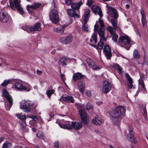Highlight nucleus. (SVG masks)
<instances>
[{"instance_id":"0e129e2a","label":"nucleus","mask_w":148,"mask_h":148,"mask_svg":"<svg viewBox=\"0 0 148 148\" xmlns=\"http://www.w3.org/2000/svg\"><path fill=\"white\" fill-rule=\"evenodd\" d=\"M55 147H57L59 146V142L58 141L56 142L54 144Z\"/></svg>"},{"instance_id":"58836bf2","label":"nucleus","mask_w":148,"mask_h":148,"mask_svg":"<svg viewBox=\"0 0 148 148\" xmlns=\"http://www.w3.org/2000/svg\"><path fill=\"white\" fill-rule=\"evenodd\" d=\"M15 116L18 119L22 120L25 119L26 118L25 115H22V114L17 113L16 114Z\"/></svg>"},{"instance_id":"c85d7f7f","label":"nucleus","mask_w":148,"mask_h":148,"mask_svg":"<svg viewBox=\"0 0 148 148\" xmlns=\"http://www.w3.org/2000/svg\"><path fill=\"white\" fill-rule=\"evenodd\" d=\"M78 87L79 88V90L82 94H83L85 88V86L81 81H79L78 83Z\"/></svg>"},{"instance_id":"a18cd8bd","label":"nucleus","mask_w":148,"mask_h":148,"mask_svg":"<svg viewBox=\"0 0 148 148\" xmlns=\"http://www.w3.org/2000/svg\"><path fill=\"white\" fill-rule=\"evenodd\" d=\"M83 25L82 27V29L85 31L87 32H88V25L86 24L87 23H86L85 22H84Z\"/></svg>"},{"instance_id":"864d4df0","label":"nucleus","mask_w":148,"mask_h":148,"mask_svg":"<svg viewBox=\"0 0 148 148\" xmlns=\"http://www.w3.org/2000/svg\"><path fill=\"white\" fill-rule=\"evenodd\" d=\"M27 117L30 118H31L33 119V120H36L38 119L35 116H34L31 114H29L27 115Z\"/></svg>"},{"instance_id":"c756f323","label":"nucleus","mask_w":148,"mask_h":148,"mask_svg":"<svg viewBox=\"0 0 148 148\" xmlns=\"http://www.w3.org/2000/svg\"><path fill=\"white\" fill-rule=\"evenodd\" d=\"M106 41H105L103 40L100 39V41L98 43L97 47L100 50H102L103 48L104 45L106 43Z\"/></svg>"},{"instance_id":"680f3d73","label":"nucleus","mask_w":148,"mask_h":148,"mask_svg":"<svg viewBox=\"0 0 148 148\" xmlns=\"http://www.w3.org/2000/svg\"><path fill=\"white\" fill-rule=\"evenodd\" d=\"M120 123V121H114L113 123L114 125H119Z\"/></svg>"},{"instance_id":"a211bd4d","label":"nucleus","mask_w":148,"mask_h":148,"mask_svg":"<svg viewBox=\"0 0 148 148\" xmlns=\"http://www.w3.org/2000/svg\"><path fill=\"white\" fill-rule=\"evenodd\" d=\"M141 15V22L143 27H145L147 25V21L146 17L143 10H142L140 12Z\"/></svg>"},{"instance_id":"13d9d810","label":"nucleus","mask_w":148,"mask_h":148,"mask_svg":"<svg viewBox=\"0 0 148 148\" xmlns=\"http://www.w3.org/2000/svg\"><path fill=\"white\" fill-rule=\"evenodd\" d=\"M92 3V0H87V5L89 6H90Z\"/></svg>"},{"instance_id":"6ab92c4d","label":"nucleus","mask_w":148,"mask_h":148,"mask_svg":"<svg viewBox=\"0 0 148 148\" xmlns=\"http://www.w3.org/2000/svg\"><path fill=\"white\" fill-rule=\"evenodd\" d=\"M83 75L80 73L77 72L73 74V80L74 81H76L77 80L83 79Z\"/></svg>"},{"instance_id":"e433bc0d","label":"nucleus","mask_w":148,"mask_h":148,"mask_svg":"<svg viewBox=\"0 0 148 148\" xmlns=\"http://www.w3.org/2000/svg\"><path fill=\"white\" fill-rule=\"evenodd\" d=\"M133 56L135 58L138 59L140 58V55L136 49H135L133 52Z\"/></svg>"},{"instance_id":"9d476101","label":"nucleus","mask_w":148,"mask_h":148,"mask_svg":"<svg viewBox=\"0 0 148 148\" xmlns=\"http://www.w3.org/2000/svg\"><path fill=\"white\" fill-rule=\"evenodd\" d=\"M42 6V4L38 2L33 3L31 5H27V9L29 13L32 14V12L31 10V9L36 10Z\"/></svg>"},{"instance_id":"1a4fd4ad","label":"nucleus","mask_w":148,"mask_h":148,"mask_svg":"<svg viewBox=\"0 0 148 148\" xmlns=\"http://www.w3.org/2000/svg\"><path fill=\"white\" fill-rule=\"evenodd\" d=\"M73 39V36L71 34H69L65 37L60 38V41L63 44L66 45L69 44L72 42Z\"/></svg>"},{"instance_id":"c03bdc74","label":"nucleus","mask_w":148,"mask_h":148,"mask_svg":"<svg viewBox=\"0 0 148 148\" xmlns=\"http://www.w3.org/2000/svg\"><path fill=\"white\" fill-rule=\"evenodd\" d=\"M106 29L109 31L111 34L115 32L113 31V28L112 27L110 26H108L106 27Z\"/></svg>"},{"instance_id":"4c0bfd02","label":"nucleus","mask_w":148,"mask_h":148,"mask_svg":"<svg viewBox=\"0 0 148 148\" xmlns=\"http://www.w3.org/2000/svg\"><path fill=\"white\" fill-rule=\"evenodd\" d=\"M111 34L112 35V40H113L115 42H117L118 38V35L115 32Z\"/></svg>"},{"instance_id":"f704fd0d","label":"nucleus","mask_w":148,"mask_h":148,"mask_svg":"<svg viewBox=\"0 0 148 148\" xmlns=\"http://www.w3.org/2000/svg\"><path fill=\"white\" fill-rule=\"evenodd\" d=\"M20 109H23V111L27 113H29L31 111V109L24 105H21Z\"/></svg>"},{"instance_id":"603ef678","label":"nucleus","mask_w":148,"mask_h":148,"mask_svg":"<svg viewBox=\"0 0 148 148\" xmlns=\"http://www.w3.org/2000/svg\"><path fill=\"white\" fill-rule=\"evenodd\" d=\"M93 106L90 103H88L86 106V109L87 110H89L90 109H92Z\"/></svg>"},{"instance_id":"2f4dec72","label":"nucleus","mask_w":148,"mask_h":148,"mask_svg":"<svg viewBox=\"0 0 148 148\" xmlns=\"http://www.w3.org/2000/svg\"><path fill=\"white\" fill-rule=\"evenodd\" d=\"M138 81L139 86L140 88H142V90L143 91V92L146 93V89L145 88V84H144L143 81L140 80Z\"/></svg>"},{"instance_id":"393cba45","label":"nucleus","mask_w":148,"mask_h":148,"mask_svg":"<svg viewBox=\"0 0 148 148\" xmlns=\"http://www.w3.org/2000/svg\"><path fill=\"white\" fill-rule=\"evenodd\" d=\"M66 25H62L58 27H54L53 30L54 31L57 33H62L63 32L65 28L66 27Z\"/></svg>"},{"instance_id":"a19ab883","label":"nucleus","mask_w":148,"mask_h":148,"mask_svg":"<svg viewBox=\"0 0 148 148\" xmlns=\"http://www.w3.org/2000/svg\"><path fill=\"white\" fill-rule=\"evenodd\" d=\"M9 104H7L5 105V107L7 110L8 111L10 110V108L12 104V100H10V102H8Z\"/></svg>"},{"instance_id":"5701e85b","label":"nucleus","mask_w":148,"mask_h":148,"mask_svg":"<svg viewBox=\"0 0 148 148\" xmlns=\"http://www.w3.org/2000/svg\"><path fill=\"white\" fill-rule=\"evenodd\" d=\"M71 59L69 58L64 56L62 58L60 59V61L62 64V66H64L67 64V62L69 61L71 62Z\"/></svg>"},{"instance_id":"a878e982","label":"nucleus","mask_w":148,"mask_h":148,"mask_svg":"<svg viewBox=\"0 0 148 148\" xmlns=\"http://www.w3.org/2000/svg\"><path fill=\"white\" fill-rule=\"evenodd\" d=\"M34 104L33 102L28 100H23L21 102V105H24L25 106H32Z\"/></svg>"},{"instance_id":"72a5a7b5","label":"nucleus","mask_w":148,"mask_h":148,"mask_svg":"<svg viewBox=\"0 0 148 148\" xmlns=\"http://www.w3.org/2000/svg\"><path fill=\"white\" fill-rule=\"evenodd\" d=\"M111 22L114 29H119V26L117 25V21L116 20L114 19H112L111 21Z\"/></svg>"},{"instance_id":"774afa93","label":"nucleus","mask_w":148,"mask_h":148,"mask_svg":"<svg viewBox=\"0 0 148 148\" xmlns=\"http://www.w3.org/2000/svg\"><path fill=\"white\" fill-rule=\"evenodd\" d=\"M82 123L83 124H88V121H82Z\"/></svg>"},{"instance_id":"473e14b6","label":"nucleus","mask_w":148,"mask_h":148,"mask_svg":"<svg viewBox=\"0 0 148 148\" xmlns=\"http://www.w3.org/2000/svg\"><path fill=\"white\" fill-rule=\"evenodd\" d=\"M90 42L96 43L97 42V36L96 34L93 33L91 36V38L90 40Z\"/></svg>"},{"instance_id":"3c124183","label":"nucleus","mask_w":148,"mask_h":148,"mask_svg":"<svg viewBox=\"0 0 148 148\" xmlns=\"http://www.w3.org/2000/svg\"><path fill=\"white\" fill-rule=\"evenodd\" d=\"M101 17H100V18L99 19V24L101 27V28H103V27L104 26V22L101 19Z\"/></svg>"},{"instance_id":"cd10ccee","label":"nucleus","mask_w":148,"mask_h":148,"mask_svg":"<svg viewBox=\"0 0 148 148\" xmlns=\"http://www.w3.org/2000/svg\"><path fill=\"white\" fill-rule=\"evenodd\" d=\"M67 13L68 14L71 16L79 17V16L78 14L76 13L75 11L71 9H68L67 10Z\"/></svg>"},{"instance_id":"bb28decb","label":"nucleus","mask_w":148,"mask_h":148,"mask_svg":"<svg viewBox=\"0 0 148 148\" xmlns=\"http://www.w3.org/2000/svg\"><path fill=\"white\" fill-rule=\"evenodd\" d=\"M90 11L89 10H86L84 13V22L87 23L90 16Z\"/></svg>"},{"instance_id":"7c9ffc66","label":"nucleus","mask_w":148,"mask_h":148,"mask_svg":"<svg viewBox=\"0 0 148 148\" xmlns=\"http://www.w3.org/2000/svg\"><path fill=\"white\" fill-rule=\"evenodd\" d=\"M140 108L143 111V115L144 116L145 119L147 120L148 119L147 116V113L145 105H142V106Z\"/></svg>"},{"instance_id":"49530a36","label":"nucleus","mask_w":148,"mask_h":148,"mask_svg":"<svg viewBox=\"0 0 148 148\" xmlns=\"http://www.w3.org/2000/svg\"><path fill=\"white\" fill-rule=\"evenodd\" d=\"M10 80H5L1 84L2 86H4L8 85L10 82Z\"/></svg>"},{"instance_id":"79ce46f5","label":"nucleus","mask_w":148,"mask_h":148,"mask_svg":"<svg viewBox=\"0 0 148 148\" xmlns=\"http://www.w3.org/2000/svg\"><path fill=\"white\" fill-rule=\"evenodd\" d=\"M55 92L54 90H49L47 91L46 94L49 98H50L51 95L53 94Z\"/></svg>"},{"instance_id":"f8f14e48","label":"nucleus","mask_w":148,"mask_h":148,"mask_svg":"<svg viewBox=\"0 0 148 148\" xmlns=\"http://www.w3.org/2000/svg\"><path fill=\"white\" fill-rule=\"evenodd\" d=\"M112 86L111 84L108 82L105 81L103 83L102 91L106 94L111 90Z\"/></svg>"},{"instance_id":"0eeeda50","label":"nucleus","mask_w":148,"mask_h":148,"mask_svg":"<svg viewBox=\"0 0 148 148\" xmlns=\"http://www.w3.org/2000/svg\"><path fill=\"white\" fill-rule=\"evenodd\" d=\"M14 87L20 91L25 90L29 91L31 90V86L29 84L27 83L23 86L21 84L17 82L14 83Z\"/></svg>"},{"instance_id":"20e7f679","label":"nucleus","mask_w":148,"mask_h":148,"mask_svg":"<svg viewBox=\"0 0 148 148\" xmlns=\"http://www.w3.org/2000/svg\"><path fill=\"white\" fill-rule=\"evenodd\" d=\"M41 25L40 23L38 22L35 24L34 26L29 27L27 25H24L22 27V28L28 32H32L36 31H40L42 29Z\"/></svg>"},{"instance_id":"052dcab7","label":"nucleus","mask_w":148,"mask_h":148,"mask_svg":"<svg viewBox=\"0 0 148 148\" xmlns=\"http://www.w3.org/2000/svg\"><path fill=\"white\" fill-rule=\"evenodd\" d=\"M71 0H65V2L67 5H70L71 4Z\"/></svg>"},{"instance_id":"b1692460","label":"nucleus","mask_w":148,"mask_h":148,"mask_svg":"<svg viewBox=\"0 0 148 148\" xmlns=\"http://www.w3.org/2000/svg\"><path fill=\"white\" fill-rule=\"evenodd\" d=\"M125 76L127 80L129 82L127 84L129 88H132L133 86L132 84L133 82L132 79L128 73H127L125 74Z\"/></svg>"},{"instance_id":"f257e3e1","label":"nucleus","mask_w":148,"mask_h":148,"mask_svg":"<svg viewBox=\"0 0 148 148\" xmlns=\"http://www.w3.org/2000/svg\"><path fill=\"white\" fill-rule=\"evenodd\" d=\"M60 121H56V123H58L60 127L64 129L70 130L73 127L76 130H79L82 126V123L80 121H77L72 122V124L69 123H63L60 122Z\"/></svg>"},{"instance_id":"ddd939ff","label":"nucleus","mask_w":148,"mask_h":148,"mask_svg":"<svg viewBox=\"0 0 148 148\" xmlns=\"http://www.w3.org/2000/svg\"><path fill=\"white\" fill-rule=\"evenodd\" d=\"M103 52L105 54L107 59H110L112 56V51L109 45L104 46Z\"/></svg>"},{"instance_id":"6e6552de","label":"nucleus","mask_w":148,"mask_h":148,"mask_svg":"<svg viewBox=\"0 0 148 148\" xmlns=\"http://www.w3.org/2000/svg\"><path fill=\"white\" fill-rule=\"evenodd\" d=\"M49 17L52 22L57 24L59 21V16L58 12L55 9L51 10L50 12Z\"/></svg>"},{"instance_id":"4468645a","label":"nucleus","mask_w":148,"mask_h":148,"mask_svg":"<svg viewBox=\"0 0 148 148\" xmlns=\"http://www.w3.org/2000/svg\"><path fill=\"white\" fill-rule=\"evenodd\" d=\"M9 16L8 13L5 11H2L0 12V19L3 23H7L9 20Z\"/></svg>"},{"instance_id":"4d7b16f0","label":"nucleus","mask_w":148,"mask_h":148,"mask_svg":"<svg viewBox=\"0 0 148 148\" xmlns=\"http://www.w3.org/2000/svg\"><path fill=\"white\" fill-rule=\"evenodd\" d=\"M38 137H41L42 139H43V134L42 133H38L36 135Z\"/></svg>"},{"instance_id":"7ed1b4c3","label":"nucleus","mask_w":148,"mask_h":148,"mask_svg":"<svg viewBox=\"0 0 148 148\" xmlns=\"http://www.w3.org/2000/svg\"><path fill=\"white\" fill-rule=\"evenodd\" d=\"M130 40L127 36H122L119 39L118 43L122 45L126 49L129 50L131 46L130 44Z\"/></svg>"},{"instance_id":"8fccbe9b","label":"nucleus","mask_w":148,"mask_h":148,"mask_svg":"<svg viewBox=\"0 0 148 148\" xmlns=\"http://www.w3.org/2000/svg\"><path fill=\"white\" fill-rule=\"evenodd\" d=\"M112 12L113 13L112 16L115 19L117 18L118 17V15L116 9L114 10V11Z\"/></svg>"},{"instance_id":"aec40b11","label":"nucleus","mask_w":148,"mask_h":148,"mask_svg":"<svg viewBox=\"0 0 148 148\" xmlns=\"http://www.w3.org/2000/svg\"><path fill=\"white\" fill-rule=\"evenodd\" d=\"M79 112L82 120H87L88 119L86 113L84 110L80 109Z\"/></svg>"},{"instance_id":"de8ad7c7","label":"nucleus","mask_w":148,"mask_h":148,"mask_svg":"<svg viewBox=\"0 0 148 148\" xmlns=\"http://www.w3.org/2000/svg\"><path fill=\"white\" fill-rule=\"evenodd\" d=\"M25 121H20V123L21 126L23 128V130H24V129L26 127L27 124L25 122Z\"/></svg>"},{"instance_id":"f3484780","label":"nucleus","mask_w":148,"mask_h":148,"mask_svg":"<svg viewBox=\"0 0 148 148\" xmlns=\"http://www.w3.org/2000/svg\"><path fill=\"white\" fill-rule=\"evenodd\" d=\"M92 10L93 12L96 14H98L100 17L102 16V12L99 8L95 6H93L92 7Z\"/></svg>"},{"instance_id":"e2e57ef3","label":"nucleus","mask_w":148,"mask_h":148,"mask_svg":"<svg viewBox=\"0 0 148 148\" xmlns=\"http://www.w3.org/2000/svg\"><path fill=\"white\" fill-rule=\"evenodd\" d=\"M86 95L89 97H90L91 96V93L90 91H88L86 92Z\"/></svg>"},{"instance_id":"39448f33","label":"nucleus","mask_w":148,"mask_h":148,"mask_svg":"<svg viewBox=\"0 0 148 148\" xmlns=\"http://www.w3.org/2000/svg\"><path fill=\"white\" fill-rule=\"evenodd\" d=\"M21 1L20 0H13V2H10V6L11 8L14 10L16 8L20 13L22 14L24 13V11L23 8L20 5Z\"/></svg>"},{"instance_id":"f03ea898","label":"nucleus","mask_w":148,"mask_h":148,"mask_svg":"<svg viewBox=\"0 0 148 148\" xmlns=\"http://www.w3.org/2000/svg\"><path fill=\"white\" fill-rule=\"evenodd\" d=\"M125 109L121 106L112 110L110 113L111 116L115 119H121L125 114Z\"/></svg>"},{"instance_id":"6e6d98bb","label":"nucleus","mask_w":148,"mask_h":148,"mask_svg":"<svg viewBox=\"0 0 148 148\" xmlns=\"http://www.w3.org/2000/svg\"><path fill=\"white\" fill-rule=\"evenodd\" d=\"M102 119L101 117L97 115L96 116L95 119L92 120H102Z\"/></svg>"},{"instance_id":"9b49d317","label":"nucleus","mask_w":148,"mask_h":148,"mask_svg":"<svg viewBox=\"0 0 148 148\" xmlns=\"http://www.w3.org/2000/svg\"><path fill=\"white\" fill-rule=\"evenodd\" d=\"M86 61L89 67L94 70H96L101 68V66H97L90 58H88Z\"/></svg>"},{"instance_id":"5fc2aeb1","label":"nucleus","mask_w":148,"mask_h":148,"mask_svg":"<svg viewBox=\"0 0 148 148\" xmlns=\"http://www.w3.org/2000/svg\"><path fill=\"white\" fill-rule=\"evenodd\" d=\"M11 145V144L9 143H4L2 148H8V146H10Z\"/></svg>"},{"instance_id":"412c9836","label":"nucleus","mask_w":148,"mask_h":148,"mask_svg":"<svg viewBox=\"0 0 148 148\" xmlns=\"http://www.w3.org/2000/svg\"><path fill=\"white\" fill-rule=\"evenodd\" d=\"M2 92L3 96L6 98L8 102H10V100H12V97L5 88L3 89Z\"/></svg>"},{"instance_id":"ea45409f","label":"nucleus","mask_w":148,"mask_h":148,"mask_svg":"<svg viewBox=\"0 0 148 148\" xmlns=\"http://www.w3.org/2000/svg\"><path fill=\"white\" fill-rule=\"evenodd\" d=\"M106 7L108 11L107 13L109 14H110L111 13L114 11V10L115 9L111 7L108 5H107Z\"/></svg>"},{"instance_id":"2eb2a0df","label":"nucleus","mask_w":148,"mask_h":148,"mask_svg":"<svg viewBox=\"0 0 148 148\" xmlns=\"http://www.w3.org/2000/svg\"><path fill=\"white\" fill-rule=\"evenodd\" d=\"M129 132L127 138L130 140L131 142L136 144L137 143V141L135 138H134V132L132 129H129Z\"/></svg>"},{"instance_id":"338daca9","label":"nucleus","mask_w":148,"mask_h":148,"mask_svg":"<svg viewBox=\"0 0 148 148\" xmlns=\"http://www.w3.org/2000/svg\"><path fill=\"white\" fill-rule=\"evenodd\" d=\"M103 103L102 102L98 101L97 102V104L99 106H100Z\"/></svg>"},{"instance_id":"bf43d9fd","label":"nucleus","mask_w":148,"mask_h":148,"mask_svg":"<svg viewBox=\"0 0 148 148\" xmlns=\"http://www.w3.org/2000/svg\"><path fill=\"white\" fill-rule=\"evenodd\" d=\"M140 78L138 80V81H140V80L143 81V79L144 78L145 76L144 74H140Z\"/></svg>"},{"instance_id":"dca6fc26","label":"nucleus","mask_w":148,"mask_h":148,"mask_svg":"<svg viewBox=\"0 0 148 148\" xmlns=\"http://www.w3.org/2000/svg\"><path fill=\"white\" fill-rule=\"evenodd\" d=\"M62 97L63 100L66 102L73 103H74L73 97L71 95H63Z\"/></svg>"},{"instance_id":"69168bd1","label":"nucleus","mask_w":148,"mask_h":148,"mask_svg":"<svg viewBox=\"0 0 148 148\" xmlns=\"http://www.w3.org/2000/svg\"><path fill=\"white\" fill-rule=\"evenodd\" d=\"M36 72H37V73L39 75L41 74L42 73V71L39 70H37V71Z\"/></svg>"},{"instance_id":"423d86ee","label":"nucleus","mask_w":148,"mask_h":148,"mask_svg":"<svg viewBox=\"0 0 148 148\" xmlns=\"http://www.w3.org/2000/svg\"><path fill=\"white\" fill-rule=\"evenodd\" d=\"M94 25V30L96 32H97L100 37V39L103 40L105 41H107V38L105 36V30L103 28H101L97 23Z\"/></svg>"},{"instance_id":"37998d69","label":"nucleus","mask_w":148,"mask_h":148,"mask_svg":"<svg viewBox=\"0 0 148 148\" xmlns=\"http://www.w3.org/2000/svg\"><path fill=\"white\" fill-rule=\"evenodd\" d=\"M29 122V124L27 125L30 127L34 126L36 125V121H27Z\"/></svg>"},{"instance_id":"4be33fe9","label":"nucleus","mask_w":148,"mask_h":148,"mask_svg":"<svg viewBox=\"0 0 148 148\" xmlns=\"http://www.w3.org/2000/svg\"><path fill=\"white\" fill-rule=\"evenodd\" d=\"M84 0H81V1L77 3H73L71 4V7L72 8L75 10H77L79 8L80 5L83 4V2Z\"/></svg>"},{"instance_id":"09e8293b","label":"nucleus","mask_w":148,"mask_h":148,"mask_svg":"<svg viewBox=\"0 0 148 148\" xmlns=\"http://www.w3.org/2000/svg\"><path fill=\"white\" fill-rule=\"evenodd\" d=\"M92 123L96 125H100L103 123V121H92Z\"/></svg>"},{"instance_id":"c9c22d12","label":"nucleus","mask_w":148,"mask_h":148,"mask_svg":"<svg viewBox=\"0 0 148 148\" xmlns=\"http://www.w3.org/2000/svg\"><path fill=\"white\" fill-rule=\"evenodd\" d=\"M112 66L114 69L117 70L120 72L122 73V69L121 66L116 63H114L112 64Z\"/></svg>"}]
</instances>
